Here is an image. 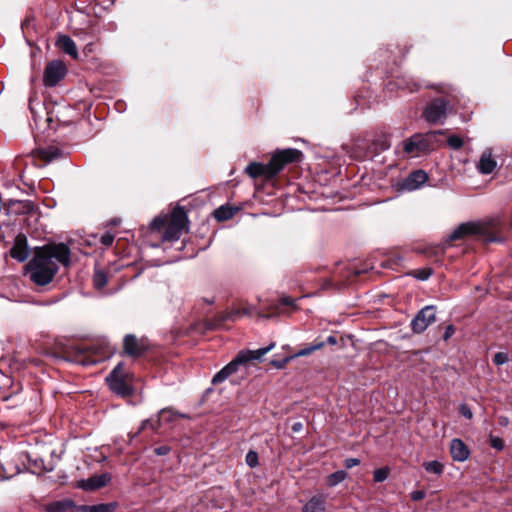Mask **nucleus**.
Listing matches in <instances>:
<instances>
[{"instance_id":"35","label":"nucleus","mask_w":512,"mask_h":512,"mask_svg":"<svg viewBox=\"0 0 512 512\" xmlns=\"http://www.w3.org/2000/svg\"><path fill=\"white\" fill-rule=\"evenodd\" d=\"M392 84L398 89L408 90L410 92L418 89V85L413 80H406L405 78H398L394 82L389 83V85Z\"/></svg>"},{"instance_id":"28","label":"nucleus","mask_w":512,"mask_h":512,"mask_svg":"<svg viewBox=\"0 0 512 512\" xmlns=\"http://www.w3.org/2000/svg\"><path fill=\"white\" fill-rule=\"evenodd\" d=\"M37 155L41 160L49 163L53 160L61 158L63 151L57 146H48L46 148L38 149Z\"/></svg>"},{"instance_id":"3","label":"nucleus","mask_w":512,"mask_h":512,"mask_svg":"<svg viewBox=\"0 0 512 512\" xmlns=\"http://www.w3.org/2000/svg\"><path fill=\"white\" fill-rule=\"evenodd\" d=\"M189 219L184 207L177 205L170 216L163 215L155 217L150 223L149 230L162 233V241H176L183 231L188 230Z\"/></svg>"},{"instance_id":"46","label":"nucleus","mask_w":512,"mask_h":512,"mask_svg":"<svg viewBox=\"0 0 512 512\" xmlns=\"http://www.w3.org/2000/svg\"><path fill=\"white\" fill-rule=\"evenodd\" d=\"M508 360V354L505 352H497L493 357V363L498 366L505 364Z\"/></svg>"},{"instance_id":"52","label":"nucleus","mask_w":512,"mask_h":512,"mask_svg":"<svg viewBox=\"0 0 512 512\" xmlns=\"http://www.w3.org/2000/svg\"><path fill=\"white\" fill-rule=\"evenodd\" d=\"M361 461L358 458H347L344 460V467L346 469H351L355 466H358Z\"/></svg>"},{"instance_id":"36","label":"nucleus","mask_w":512,"mask_h":512,"mask_svg":"<svg viewBox=\"0 0 512 512\" xmlns=\"http://www.w3.org/2000/svg\"><path fill=\"white\" fill-rule=\"evenodd\" d=\"M433 269L431 267H424L421 269H414L408 273V275L416 278L420 281L428 280L433 274Z\"/></svg>"},{"instance_id":"22","label":"nucleus","mask_w":512,"mask_h":512,"mask_svg":"<svg viewBox=\"0 0 512 512\" xmlns=\"http://www.w3.org/2000/svg\"><path fill=\"white\" fill-rule=\"evenodd\" d=\"M450 454L454 461L463 462L469 458L470 450L461 439L455 438L450 442Z\"/></svg>"},{"instance_id":"8","label":"nucleus","mask_w":512,"mask_h":512,"mask_svg":"<svg viewBox=\"0 0 512 512\" xmlns=\"http://www.w3.org/2000/svg\"><path fill=\"white\" fill-rule=\"evenodd\" d=\"M297 309L295 300L291 297H282L278 302L264 304L259 307L256 314L259 318L273 319Z\"/></svg>"},{"instance_id":"57","label":"nucleus","mask_w":512,"mask_h":512,"mask_svg":"<svg viewBox=\"0 0 512 512\" xmlns=\"http://www.w3.org/2000/svg\"><path fill=\"white\" fill-rule=\"evenodd\" d=\"M500 424L501 425H507L508 424V418H506V417L500 418Z\"/></svg>"},{"instance_id":"19","label":"nucleus","mask_w":512,"mask_h":512,"mask_svg":"<svg viewBox=\"0 0 512 512\" xmlns=\"http://www.w3.org/2000/svg\"><path fill=\"white\" fill-rule=\"evenodd\" d=\"M245 172L253 179L263 178L265 180H271L274 178V175H272L270 161L267 164L251 162L246 167Z\"/></svg>"},{"instance_id":"18","label":"nucleus","mask_w":512,"mask_h":512,"mask_svg":"<svg viewBox=\"0 0 512 512\" xmlns=\"http://www.w3.org/2000/svg\"><path fill=\"white\" fill-rule=\"evenodd\" d=\"M240 365H244L242 362V356H237L230 361L227 365H225L219 372H217L212 378V384L218 385L224 382L229 376L236 373L239 369Z\"/></svg>"},{"instance_id":"17","label":"nucleus","mask_w":512,"mask_h":512,"mask_svg":"<svg viewBox=\"0 0 512 512\" xmlns=\"http://www.w3.org/2000/svg\"><path fill=\"white\" fill-rule=\"evenodd\" d=\"M111 481L109 473L93 475L88 479H82L77 482V487L84 491H95L105 487Z\"/></svg>"},{"instance_id":"33","label":"nucleus","mask_w":512,"mask_h":512,"mask_svg":"<svg viewBox=\"0 0 512 512\" xmlns=\"http://www.w3.org/2000/svg\"><path fill=\"white\" fill-rule=\"evenodd\" d=\"M495 167L496 161L492 158L491 154L483 153L478 164V170L482 174L487 175L492 173Z\"/></svg>"},{"instance_id":"51","label":"nucleus","mask_w":512,"mask_h":512,"mask_svg":"<svg viewBox=\"0 0 512 512\" xmlns=\"http://www.w3.org/2000/svg\"><path fill=\"white\" fill-rule=\"evenodd\" d=\"M170 451H171V447L168 445H162V446L156 447L154 449V453L158 456L167 455V454H169Z\"/></svg>"},{"instance_id":"34","label":"nucleus","mask_w":512,"mask_h":512,"mask_svg":"<svg viewBox=\"0 0 512 512\" xmlns=\"http://www.w3.org/2000/svg\"><path fill=\"white\" fill-rule=\"evenodd\" d=\"M347 476L348 474L345 470H338L326 477V485L329 487H334L344 481Z\"/></svg>"},{"instance_id":"31","label":"nucleus","mask_w":512,"mask_h":512,"mask_svg":"<svg viewBox=\"0 0 512 512\" xmlns=\"http://www.w3.org/2000/svg\"><path fill=\"white\" fill-rule=\"evenodd\" d=\"M161 424H162V422L158 416L156 419H152V418L146 419V420L142 421L141 426L138 428V430L136 432L129 433V437L131 440H133L136 437H138L142 433V431H144L147 428H150L151 430L157 432L160 429Z\"/></svg>"},{"instance_id":"50","label":"nucleus","mask_w":512,"mask_h":512,"mask_svg":"<svg viewBox=\"0 0 512 512\" xmlns=\"http://www.w3.org/2000/svg\"><path fill=\"white\" fill-rule=\"evenodd\" d=\"M29 463H31L35 467V469H37L38 473L47 471V469L44 466V461L42 459L31 460L29 458Z\"/></svg>"},{"instance_id":"26","label":"nucleus","mask_w":512,"mask_h":512,"mask_svg":"<svg viewBox=\"0 0 512 512\" xmlns=\"http://www.w3.org/2000/svg\"><path fill=\"white\" fill-rule=\"evenodd\" d=\"M274 347V344H270L267 347H263L257 350H242L238 354L242 356V362L244 364L253 360H260L264 355H266L271 349Z\"/></svg>"},{"instance_id":"43","label":"nucleus","mask_w":512,"mask_h":512,"mask_svg":"<svg viewBox=\"0 0 512 512\" xmlns=\"http://www.w3.org/2000/svg\"><path fill=\"white\" fill-rule=\"evenodd\" d=\"M296 357H297V356H295V354H294V355H292V356H286V357L281 358V359H272V360H271V362H270V364H271L273 367L277 368V369H282V368H284V367L287 365V363H288L291 359L296 358Z\"/></svg>"},{"instance_id":"1","label":"nucleus","mask_w":512,"mask_h":512,"mask_svg":"<svg viewBox=\"0 0 512 512\" xmlns=\"http://www.w3.org/2000/svg\"><path fill=\"white\" fill-rule=\"evenodd\" d=\"M58 263L64 267L71 264V250L63 242H49L33 249V257L25 265L26 275L37 286L52 282L59 271Z\"/></svg>"},{"instance_id":"10","label":"nucleus","mask_w":512,"mask_h":512,"mask_svg":"<svg viewBox=\"0 0 512 512\" xmlns=\"http://www.w3.org/2000/svg\"><path fill=\"white\" fill-rule=\"evenodd\" d=\"M391 144L386 135H381L370 143H357L353 153L356 158H373L390 148Z\"/></svg>"},{"instance_id":"15","label":"nucleus","mask_w":512,"mask_h":512,"mask_svg":"<svg viewBox=\"0 0 512 512\" xmlns=\"http://www.w3.org/2000/svg\"><path fill=\"white\" fill-rule=\"evenodd\" d=\"M11 258L18 262H25L30 256V248L27 236L24 233H18L14 239L12 248L9 251Z\"/></svg>"},{"instance_id":"4","label":"nucleus","mask_w":512,"mask_h":512,"mask_svg":"<svg viewBox=\"0 0 512 512\" xmlns=\"http://www.w3.org/2000/svg\"><path fill=\"white\" fill-rule=\"evenodd\" d=\"M112 354L105 343L71 345L63 350V359L82 366H93L108 359Z\"/></svg>"},{"instance_id":"44","label":"nucleus","mask_w":512,"mask_h":512,"mask_svg":"<svg viewBox=\"0 0 512 512\" xmlns=\"http://www.w3.org/2000/svg\"><path fill=\"white\" fill-rule=\"evenodd\" d=\"M245 461L249 467H251V468L256 467L259 463V458H258L257 452L250 450L246 454Z\"/></svg>"},{"instance_id":"40","label":"nucleus","mask_w":512,"mask_h":512,"mask_svg":"<svg viewBox=\"0 0 512 512\" xmlns=\"http://www.w3.org/2000/svg\"><path fill=\"white\" fill-rule=\"evenodd\" d=\"M390 474V469L388 467H381L374 471L373 480L377 483L385 481Z\"/></svg>"},{"instance_id":"23","label":"nucleus","mask_w":512,"mask_h":512,"mask_svg":"<svg viewBox=\"0 0 512 512\" xmlns=\"http://www.w3.org/2000/svg\"><path fill=\"white\" fill-rule=\"evenodd\" d=\"M327 496L323 493L313 495L302 507V512H327Z\"/></svg>"},{"instance_id":"13","label":"nucleus","mask_w":512,"mask_h":512,"mask_svg":"<svg viewBox=\"0 0 512 512\" xmlns=\"http://www.w3.org/2000/svg\"><path fill=\"white\" fill-rule=\"evenodd\" d=\"M67 74V66L62 60H52L47 63L43 74L46 87L56 86Z\"/></svg>"},{"instance_id":"2","label":"nucleus","mask_w":512,"mask_h":512,"mask_svg":"<svg viewBox=\"0 0 512 512\" xmlns=\"http://www.w3.org/2000/svg\"><path fill=\"white\" fill-rule=\"evenodd\" d=\"M504 225L498 220L489 222L461 223L448 237V242L464 239L468 236L476 237L485 243H502L506 237L503 235Z\"/></svg>"},{"instance_id":"37","label":"nucleus","mask_w":512,"mask_h":512,"mask_svg":"<svg viewBox=\"0 0 512 512\" xmlns=\"http://www.w3.org/2000/svg\"><path fill=\"white\" fill-rule=\"evenodd\" d=\"M423 468L428 472L436 475H441L444 471V465L437 461H428L423 463Z\"/></svg>"},{"instance_id":"21","label":"nucleus","mask_w":512,"mask_h":512,"mask_svg":"<svg viewBox=\"0 0 512 512\" xmlns=\"http://www.w3.org/2000/svg\"><path fill=\"white\" fill-rule=\"evenodd\" d=\"M55 46L73 59H78V49L75 41L68 35L58 34Z\"/></svg>"},{"instance_id":"47","label":"nucleus","mask_w":512,"mask_h":512,"mask_svg":"<svg viewBox=\"0 0 512 512\" xmlns=\"http://www.w3.org/2000/svg\"><path fill=\"white\" fill-rule=\"evenodd\" d=\"M456 327L453 325V324H449L445 327V331L442 335V339L443 341L445 342H448L449 339L455 334L456 332Z\"/></svg>"},{"instance_id":"49","label":"nucleus","mask_w":512,"mask_h":512,"mask_svg":"<svg viewBox=\"0 0 512 512\" xmlns=\"http://www.w3.org/2000/svg\"><path fill=\"white\" fill-rule=\"evenodd\" d=\"M114 241V235L110 232H106L101 236L100 242L104 246H111Z\"/></svg>"},{"instance_id":"53","label":"nucleus","mask_w":512,"mask_h":512,"mask_svg":"<svg viewBox=\"0 0 512 512\" xmlns=\"http://www.w3.org/2000/svg\"><path fill=\"white\" fill-rule=\"evenodd\" d=\"M425 496H426V493L423 490H416L410 494V498L413 501H420V500L424 499Z\"/></svg>"},{"instance_id":"48","label":"nucleus","mask_w":512,"mask_h":512,"mask_svg":"<svg viewBox=\"0 0 512 512\" xmlns=\"http://www.w3.org/2000/svg\"><path fill=\"white\" fill-rule=\"evenodd\" d=\"M459 413H460L463 417H465L466 419H469V420H470V419H472V418H473V413H472V411H471L470 407H469L467 404H465V403H463V404H461V405L459 406Z\"/></svg>"},{"instance_id":"9","label":"nucleus","mask_w":512,"mask_h":512,"mask_svg":"<svg viewBox=\"0 0 512 512\" xmlns=\"http://www.w3.org/2000/svg\"><path fill=\"white\" fill-rule=\"evenodd\" d=\"M303 159L302 151L295 148L276 150L270 161L274 177L288 164L300 163Z\"/></svg>"},{"instance_id":"56","label":"nucleus","mask_w":512,"mask_h":512,"mask_svg":"<svg viewBox=\"0 0 512 512\" xmlns=\"http://www.w3.org/2000/svg\"><path fill=\"white\" fill-rule=\"evenodd\" d=\"M241 309V315H251L254 308L252 307H243Z\"/></svg>"},{"instance_id":"42","label":"nucleus","mask_w":512,"mask_h":512,"mask_svg":"<svg viewBox=\"0 0 512 512\" xmlns=\"http://www.w3.org/2000/svg\"><path fill=\"white\" fill-rule=\"evenodd\" d=\"M489 443H490L491 447H493L494 449H496L498 451H502L505 447L504 440L502 438L494 436L492 434H490V436H489Z\"/></svg>"},{"instance_id":"12","label":"nucleus","mask_w":512,"mask_h":512,"mask_svg":"<svg viewBox=\"0 0 512 512\" xmlns=\"http://www.w3.org/2000/svg\"><path fill=\"white\" fill-rule=\"evenodd\" d=\"M436 320V306L427 305L417 312L411 320L410 327L413 333L421 334Z\"/></svg>"},{"instance_id":"5","label":"nucleus","mask_w":512,"mask_h":512,"mask_svg":"<svg viewBox=\"0 0 512 512\" xmlns=\"http://www.w3.org/2000/svg\"><path fill=\"white\" fill-rule=\"evenodd\" d=\"M439 132H429L426 134L416 133L409 138L403 140L402 148L405 155L409 157H419L426 155L434 150V140Z\"/></svg>"},{"instance_id":"54","label":"nucleus","mask_w":512,"mask_h":512,"mask_svg":"<svg viewBox=\"0 0 512 512\" xmlns=\"http://www.w3.org/2000/svg\"><path fill=\"white\" fill-rule=\"evenodd\" d=\"M322 289L324 290H329V289H332V288H339V285L338 284H335L334 281L330 278L328 279H325L322 283Z\"/></svg>"},{"instance_id":"39","label":"nucleus","mask_w":512,"mask_h":512,"mask_svg":"<svg viewBox=\"0 0 512 512\" xmlns=\"http://www.w3.org/2000/svg\"><path fill=\"white\" fill-rule=\"evenodd\" d=\"M177 416L178 414L171 408H164L158 414L159 419L164 423H170L174 421Z\"/></svg>"},{"instance_id":"32","label":"nucleus","mask_w":512,"mask_h":512,"mask_svg":"<svg viewBox=\"0 0 512 512\" xmlns=\"http://www.w3.org/2000/svg\"><path fill=\"white\" fill-rule=\"evenodd\" d=\"M241 315V309L236 308L230 311L220 313L214 317L215 326H220L226 321H236Z\"/></svg>"},{"instance_id":"45","label":"nucleus","mask_w":512,"mask_h":512,"mask_svg":"<svg viewBox=\"0 0 512 512\" xmlns=\"http://www.w3.org/2000/svg\"><path fill=\"white\" fill-rule=\"evenodd\" d=\"M376 269V266L374 263H366L365 264V268L363 269H355L353 272H352V278L350 279V277L348 278L349 281H354L358 276L362 275L363 273H366L368 270H374Z\"/></svg>"},{"instance_id":"38","label":"nucleus","mask_w":512,"mask_h":512,"mask_svg":"<svg viewBox=\"0 0 512 512\" xmlns=\"http://www.w3.org/2000/svg\"><path fill=\"white\" fill-rule=\"evenodd\" d=\"M108 283L107 274L102 270H96L93 275V284L96 289L104 288Z\"/></svg>"},{"instance_id":"25","label":"nucleus","mask_w":512,"mask_h":512,"mask_svg":"<svg viewBox=\"0 0 512 512\" xmlns=\"http://www.w3.org/2000/svg\"><path fill=\"white\" fill-rule=\"evenodd\" d=\"M78 505L72 499L53 501L45 505V512H67L76 511Z\"/></svg>"},{"instance_id":"24","label":"nucleus","mask_w":512,"mask_h":512,"mask_svg":"<svg viewBox=\"0 0 512 512\" xmlns=\"http://www.w3.org/2000/svg\"><path fill=\"white\" fill-rule=\"evenodd\" d=\"M20 390V384H14L12 379L6 375L0 379V397L4 401H8L14 394H17Z\"/></svg>"},{"instance_id":"30","label":"nucleus","mask_w":512,"mask_h":512,"mask_svg":"<svg viewBox=\"0 0 512 512\" xmlns=\"http://www.w3.org/2000/svg\"><path fill=\"white\" fill-rule=\"evenodd\" d=\"M403 257L398 253H390L387 258L380 260L378 266L383 269L398 270L402 265Z\"/></svg>"},{"instance_id":"20","label":"nucleus","mask_w":512,"mask_h":512,"mask_svg":"<svg viewBox=\"0 0 512 512\" xmlns=\"http://www.w3.org/2000/svg\"><path fill=\"white\" fill-rule=\"evenodd\" d=\"M338 343V339L334 335L328 336L326 339H322L321 337H317L311 344L306 345L298 352L295 353V356H308L315 351L321 350L326 345H336Z\"/></svg>"},{"instance_id":"14","label":"nucleus","mask_w":512,"mask_h":512,"mask_svg":"<svg viewBox=\"0 0 512 512\" xmlns=\"http://www.w3.org/2000/svg\"><path fill=\"white\" fill-rule=\"evenodd\" d=\"M7 215H30L37 210V206L30 200L9 199L3 203Z\"/></svg>"},{"instance_id":"7","label":"nucleus","mask_w":512,"mask_h":512,"mask_svg":"<svg viewBox=\"0 0 512 512\" xmlns=\"http://www.w3.org/2000/svg\"><path fill=\"white\" fill-rule=\"evenodd\" d=\"M152 346L151 341L145 336L139 338L132 333L126 334L122 340V355L139 359L145 357L151 351Z\"/></svg>"},{"instance_id":"27","label":"nucleus","mask_w":512,"mask_h":512,"mask_svg":"<svg viewBox=\"0 0 512 512\" xmlns=\"http://www.w3.org/2000/svg\"><path fill=\"white\" fill-rule=\"evenodd\" d=\"M117 507V502L100 503L96 505H78L74 512H114Z\"/></svg>"},{"instance_id":"6","label":"nucleus","mask_w":512,"mask_h":512,"mask_svg":"<svg viewBox=\"0 0 512 512\" xmlns=\"http://www.w3.org/2000/svg\"><path fill=\"white\" fill-rule=\"evenodd\" d=\"M110 390L116 395L128 398L134 394L132 376L126 371L124 365L119 363L106 377Z\"/></svg>"},{"instance_id":"55","label":"nucleus","mask_w":512,"mask_h":512,"mask_svg":"<svg viewBox=\"0 0 512 512\" xmlns=\"http://www.w3.org/2000/svg\"><path fill=\"white\" fill-rule=\"evenodd\" d=\"M302 429H303V424H302V422H295V423L292 425V431H293V432H300Z\"/></svg>"},{"instance_id":"16","label":"nucleus","mask_w":512,"mask_h":512,"mask_svg":"<svg viewBox=\"0 0 512 512\" xmlns=\"http://www.w3.org/2000/svg\"><path fill=\"white\" fill-rule=\"evenodd\" d=\"M428 178V174L424 170H414L398 184V189L414 191L420 188Z\"/></svg>"},{"instance_id":"29","label":"nucleus","mask_w":512,"mask_h":512,"mask_svg":"<svg viewBox=\"0 0 512 512\" xmlns=\"http://www.w3.org/2000/svg\"><path fill=\"white\" fill-rule=\"evenodd\" d=\"M238 208L232 207L228 204L221 205L213 211V216L218 222L230 220L238 212Z\"/></svg>"},{"instance_id":"11","label":"nucleus","mask_w":512,"mask_h":512,"mask_svg":"<svg viewBox=\"0 0 512 512\" xmlns=\"http://www.w3.org/2000/svg\"><path fill=\"white\" fill-rule=\"evenodd\" d=\"M448 104L449 102L444 97L434 98L423 110V118L429 124H437L443 122V120L447 117Z\"/></svg>"},{"instance_id":"41","label":"nucleus","mask_w":512,"mask_h":512,"mask_svg":"<svg viewBox=\"0 0 512 512\" xmlns=\"http://www.w3.org/2000/svg\"><path fill=\"white\" fill-rule=\"evenodd\" d=\"M447 144L452 149L459 150L463 147V140L457 135H451L447 139Z\"/></svg>"}]
</instances>
